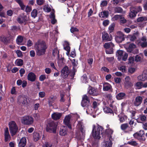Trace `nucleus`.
Here are the masks:
<instances>
[{
    "label": "nucleus",
    "mask_w": 147,
    "mask_h": 147,
    "mask_svg": "<svg viewBox=\"0 0 147 147\" xmlns=\"http://www.w3.org/2000/svg\"><path fill=\"white\" fill-rule=\"evenodd\" d=\"M113 132V131L110 129L106 130L104 132V128L102 126L98 125L96 126L94 125L92 130V134L94 138L95 139L99 140L100 139V134L103 136L105 135V136H107L108 138L110 140L111 138V135Z\"/></svg>",
    "instance_id": "obj_1"
},
{
    "label": "nucleus",
    "mask_w": 147,
    "mask_h": 147,
    "mask_svg": "<svg viewBox=\"0 0 147 147\" xmlns=\"http://www.w3.org/2000/svg\"><path fill=\"white\" fill-rule=\"evenodd\" d=\"M35 46L37 55L41 56L45 54L47 46L45 41L39 40L35 43Z\"/></svg>",
    "instance_id": "obj_2"
},
{
    "label": "nucleus",
    "mask_w": 147,
    "mask_h": 147,
    "mask_svg": "<svg viewBox=\"0 0 147 147\" xmlns=\"http://www.w3.org/2000/svg\"><path fill=\"white\" fill-rule=\"evenodd\" d=\"M45 130L49 133H55L57 125L54 121L49 120L46 123Z\"/></svg>",
    "instance_id": "obj_3"
},
{
    "label": "nucleus",
    "mask_w": 147,
    "mask_h": 147,
    "mask_svg": "<svg viewBox=\"0 0 147 147\" xmlns=\"http://www.w3.org/2000/svg\"><path fill=\"white\" fill-rule=\"evenodd\" d=\"M34 119L31 116L26 115L23 117L21 119V123L25 125H30L33 124Z\"/></svg>",
    "instance_id": "obj_4"
},
{
    "label": "nucleus",
    "mask_w": 147,
    "mask_h": 147,
    "mask_svg": "<svg viewBox=\"0 0 147 147\" xmlns=\"http://www.w3.org/2000/svg\"><path fill=\"white\" fill-rule=\"evenodd\" d=\"M127 49V52L134 54H138L139 53V50L137 48L136 46L133 43L129 44Z\"/></svg>",
    "instance_id": "obj_5"
},
{
    "label": "nucleus",
    "mask_w": 147,
    "mask_h": 147,
    "mask_svg": "<svg viewBox=\"0 0 147 147\" xmlns=\"http://www.w3.org/2000/svg\"><path fill=\"white\" fill-rule=\"evenodd\" d=\"M9 129L12 136H13L16 134L18 130V127L14 121H11L9 127Z\"/></svg>",
    "instance_id": "obj_6"
},
{
    "label": "nucleus",
    "mask_w": 147,
    "mask_h": 147,
    "mask_svg": "<svg viewBox=\"0 0 147 147\" xmlns=\"http://www.w3.org/2000/svg\"><path fill=\"white\" fill-rule=\"evenodd\" d=\"M90 105V100L86 95H83L81 102V105L83 107H87Z\"/></svg>",
    "instance_id": "obj_7"
},
{
    "label": "nucleus",
    "mask_w": 147,
    "mask_h": 147,
    "mask_svg": "<svg viewBox=\"0 0 147 147\" xmlns=\"http://www.w3.org/2000/svg\"><path fill=\"white\" fill-rule=\"evenodd\" d=\"M138 45L139 47L142 48L147 47V38L145 36L142 37L140 41L138 43Z\"/></svg>",
    "instance_id": "obj_8"
},
{
    "label": "nucleus",
    "mask_w": 147,
    "mask_h": 147,
    "mask_svg": "<svg viewBox=\"0 0 147 147\" xmlns=\"http://www.w3.org/2000/svg\"><path fill=\"white\" fill-rule=\"evenodd\" d=\"M117 35L115 37L116 42L118 43L121 42L125 40L124 34L121 31L117 32Z\"/></svg>",
    "instance_id": "obj_9"
},
{
    "label": "nucleus",
    "mask_w": 147,
    "mask_h": 147,
    "mask_svg": "<svg viewBox=\"0 0 147 147\" xmlns=\"http://www.w3.org/2000/svg\"><path fill=\"white\" fill-rule=\"evenodd\" d=\"M88 90V93L91 95L97 96L99 94L98 90L96 88L92 87L90 86H89Z\"/></svg>",
    "instance_id": "obj_10"
},
{
    "label": "nucleus",
    "mask_w": 147,
    "mask_h": 147,
    "mask_svg": "<svg viewBox=\"0 0 147 147\" xmlns=\"http://www.w3.org/2000/svg\"><path fill=\"white\" fill-rule=\"evenodd\" d=\"M61 73L62 76L63 78L65 79L67 78L69 73L68 67L65 66L61 70Z\"/></svg>",
    "instance_id": "obj_11"
},
{
    "label": "nucleus",
    "mask_w": 147,
    "mask_h": 147,
    "mask_svg": "<svg viewBox=\"0 0 147 147\" xmlns=\"http://www.w3.org/2000/svg\"><path fill=\"white\" fill-rule=\"evenodd\" d=\"M102 38L103 41H109L111 40L112 37L111 36L109 37V34L106 32H103L102 33Z\"/></svg>",
    "instance_id": "obj_12"
},
{
    "label": "nucleus",
    "mask_w": 147,
    "mask_h": 147,
    "mask_svg": "<svg viewBox=\"0 0 147 147\" xmlns=\"http://www.w3.org/2000/svg\"><path fill=\"white\" fill-rule=\"evenodd\" d=\"M143 98L140 96H137L134 100V104L135 106L138 107L140 105L142 102Z\"/></svg>",
    "instance_id": "obj_13"
},
{
    "label": "nucleus",
    "mask_w": 147,
    "mask_h": 147,
    "mask_svg": "<svg viewBox=\"0 0 147 147\" xmlns=\"http://www.w3.org/2000/svg\"><path fill=\"white\" fill-rule=\"evenodd\" d=\"M36 76L32 72H29L27 76L28 80L31 82H35L36 79Z\"/></svg>",
    "instance_id": "obj_14"
},
{
    "label": "nucleus",
    "mask_w": 147,
    "mask_h": 147,
    "mask_svg": "<svg viewBox=\"0 0 147 147\" xmlns=\"http://www.w3.org/2000/svg\"><path fill=\"white\" fill-rule=\"evenodd\" d=\"M103 90L104 91L109 90L112 91L113 89L111 85L108 83L105 82L103 84Z\"/></svg>",
    "instance_id": "obj_15"
},
{
    "label": "nucleus",
    "mask_w": 147,
    "mask_h": 147,
    "mask_svg": "<svg viewBox=\"0 0 147 147\" xmlns=\"http://www.w3.org/2000/svg\"><path fill=\"white\" fill-rule=\"evenodd\" d=\"M0 40L5 44L7 45L10 42V38L9 36H1Z\"/></svg>",
    "instance_id": "obj_16"
},
{
    "label": "nucleus",
    "mask_w": 147,
    "mask_h": 147,
    "mask_svg": "<svg viewBox=\"0 0 147 147\" xmlns=\"http://www.w3.org/2000/svg\"><path fill=\"white\" fill-rule=\"evenodd\" d=\"M125 86L128 88L132 87L133 86V84L130 81L131 79L129 76H127L125 78Z\"/></svg>",
    "instance_id": "obj_17"
},
{
    "label": "nucleus",
    "mask_w": 147,
    "mask_h": 147,
    "mask_svg": "<svg viewBox=\"0 0 147 147\" xmlns=\"http://www.w3.org/2000/svg\"><path fill=\"white\" fill-rule=\"evenodd\" d=\"M67 127L65 126H61L59 131V134L61 136H65L67 134Z\"/></svg>",
    "instance_id": "obj_18"
},
{
    "label": "nucleus",
    "mask_w": 147,
    "mask_h": 147,
    "mask_svg": "<svg viewBox=\"0 0 147 147\" xmlns=\"http://www.w3.org/2000/svg\"><path fill=\"white\" fill-rule=\"evenodd\" d=\"M26 144V139L25 137H22L18 144V147H24Z\"/></svg>",
    "instance_id": "obj_19"
},
{
    "label": "nucleus",
    "mask_w": 147,
    "mask_h": 147,
    "mask_svg": "<svg viewBox=\"0 0 147 147\" xmlns=\"http://www.w3.org/2000/svg\"><path fill=\"white\" fill-rule=\"evenodd\" d=\"M61 115L60 113L58 112L54 113L52 114L51 117L52 119L54 120H57L59 119Z\"/></svg>",
    "instance_id": "obj_20"
},
{
    "label": "nucleus",
    "mask_w": 147,
    "mask_h": 147,
    "mask_svg": "<svg viewBox=\"0 0 147 147\" xmlns=\"http://www.w3.org/2000/svg\"><path fill=\"white\" fill-rule=\"evenodd\" d=\"M132 126L130 127H129V124L127 123L123 124L121 126V129L123 131L126 130L127 129L129 128V131L132 130Z\"/></svg>",
    "instance_id": "obj_21"
},
{
    "label": "nucleus",
    "mask_w": 147,
    "mask_h": 147,
    "mask_svg": "<svg viewBox=\"0 0 147 147\" xmlns=\"http://www.w3.org/2000/svg\"><path fill=\"white\" fill-rule=\"evenodd\" d=\"M144 134V131L140 130L139 132H136L134 134L133 136L135 138H138L139 137H142Z\"/></svg>",
    "instance_id": "obj_22"
},
{
    "label": "nucleus",
    "mask_w": 147,
    "mask_h": 147,
    "mask_svg": "<svg viewBox=\"0 0 147 147\" xmlns=\"http://www.w3.org/2000/svg\"><path fill=\"white\" fill-rule=\"evenodd\" d=\"M126 94L125 93L121 92L117 94L116 98L118 100H121L124 98Z\"/></svg>",
    "instance_id": "obj_23"
},
{
    "label": "nucleus",
    "mask_w": 147,
    "mask_h": 147,
    "mask_svg": "<svg viewBox=\"0 0 147 147\" xmlns=\"http://www.w3.org/2000/svg\"><path fill=\"white\" fill-rule=\"evenodd\" d=\"M124 52L121 50H118L116 52V54L117 56L118 57V59L119 60H120L123 56Z\"/></svg>",
    "instance_id": "obj_24"
},
{
    "label": "nucleus",
    "mask_w": 147,
    "mask_h": 147,
    "mask_svg": "<svg viewBox=\"0 0 147 147\" xmlns=\"http://www.w3.org/2000/svg\"><path fill=\"white\" fill-rule=\"evenodd\" d=\"M138 79L140 81H144L147 79V74L143 73L142 75H140L138 77Z\"/></svg>",
    "instance_id": "obj_25"
},
{
    "label": "nucleus",
    "mask_w": 147,
    "mask_h": 147,
    "mask_svg": "<svg viewBox=\"0 0 147 147\" xmlns=\"http://www.w3.org/2000/svg\"><path fill=\"white\" fill-rule=\"evenodd\" d=\"M11 30L15 33H16L17 31H21V28L20 26H13L11 27Z\"/></svg>",
    "instance_id": "obj_26"
},
{
    "label": "nucleus",
    "mask_w": 147,
    "mask_h": 147,
    "mask_svg": "<svg viewBox=\"0 0 147 147\" xmlns=\"http://www.w3.org/2000/svg\"><path fill=\"white\" fill-rule=\"evenodd\" d=\"M146 117L145 115L142 114L140 115L139 117L137 120V121L138 123H141V122L139 121L140 120L142 122H144L146 121Z\"/></svg>",
    "instance_id": "obj_27"
},
{
    "label": "nucleus",
    "mask_w": 147,
    "mask_h": 147,
    "mask_svg": "<svg viewBox=\"0 0 147 147\" xmlns=\"http://www.w3.org/2000/svg\"><path fill=\"white\" fill-rule=\"evenodd\" d=\"M103 110L106 113H109L110 114H112L114 115V113L111 110V109L109 107H105L103 108Z\"/></svg>",
    "instance_id": "obj_28"
},
{
    "label": "nucleus",
    "mask_w": 147,
    "mask_h": 147,
    "mask_svg": "<svg viewBox=\"0 0 147 147\" xmlns=\"http://www.w3.org/2000/svg\"><path fill=\"white\" fill-rule=\"evenodd\" d=\"M103 147H112V143L109 139L108 141H105L103 143Z\"/></svg>",
    "instance_id": "obj_29"
},
{
    "label": "nucleus",
    "mask_w": 147,
    "mask_h": 147,
    "mask_svg": "<svg viewBox=\"0 0 147 147\" xmlns=\"http://www.w3.org/2000/svg\"><path fill=\"white\" fill-rule=\"evenodd\" d=\"M109 12L107 11H104L101 12L100 14H99V16L100 17H101V15L102 16L101 17L104 18L105 17L108 18L109 16Z\"/></svg>",
    "instance_id": "obj_30"
},
{
    "label": "nucleus",
    "mask_w": 147,
    "mask_h": 147,
    "mask_svg": "<svg viewBox=\"0 0 147 147\" xmlns=\"http://www.w3.org/2000/svg\"><path fill=\"white\" fill-rule=\"evenodd\" d=\"M16 2L19 4L21 10H24L26 6L25 5L21 0H16Z\"/></svg>",
    "instance_id": "obj_31"
},
{
    "label": "nucleus",
    "mask_w": 147,
    "mask_h": 147,
    "mask_svg": "<svg viewBox=\"0 0 147 147\" xmlns=\"http://www.w3.org/2000/svg\"><path fill=\"white\" fill-rule=\"evenodd\" d=\"M23 40V37L21 36H18L16 40V43L18 45H21V43Z\"/></svg>",
    "instance_id": "obj_32"
},
{
    "label": "nucleus",
    "mask_w": 147,
    "mask_h": 147,
    "mask_svg": "<svg viewBox=\"0 0 147 147\" xmlns=\"http://www.w3.org/2000/svg\"><path fill=\"white\" fill-rule=\"evenodd\" d=\"M137 13V12L133 8L130 10V12L129 13V16L130 18H134L136 16Z\"/></svg>",
    "instance_id": "obj_33"
},
{
    "label": "nucleus",
    "mask_w": 147,
    "mask_h": 147,
    "mask_svg": "<svg viewBox=\"0 0 147 147\" xmlns=\"http://www.w3.org/2000/svg\"><path fill=\"white\" fill-rule=\"evenodd\" d=\"M16 65L19 66H22L23 64V61L21 59H17L15 61Z\"/></svg>",
    "instance_id": "obj_34"
},
{
    "label": "nucleus",
    "mask_w": 147,
    "mask_h": 147,
    "mask_svg": "<svg viewBox=\"0 0 147 147\" xmlns=\"http://www.w3.org/2000/svg\"><path fill=\"white\" fill-rule=\"evenodd\" d=\"M114 46V45L112 42H106L104 45V47L106 49H109L111 47H113Z\"/></svg>",
    "instance_id": "obj_35"
},
{
    "label": "nucleus",
    "mask_w": 147,
    "mask_h": 147,
    "mask_svg": "<svg viewBox=\"0 0 147 147\" xmlns=\"http://www.w3.org/2000/svg\"><path fill=\"white\" fill-rule=\"evenodd\" d=\"M17 21L20 24H22L24 22H25L26 20L24 16H21L18 18L17 19Z\"/></svg>",
    "instance_id": "obj_36"
},
{
    "label": "nucleus",
    "mask_w": 147,
    "mask_h": 147,
    "mask_svg": "<svg viewBox=\"0 0 147 147\" xmlns=\"http://www.w3.org/2000/svg\"><path fill=\"white\" fill-rule=\"evenodd\" d=\"M40 138V136L39 134L37 132H34L33 134V138L35 141L38 140Z\"/></svg>",
    "instance_id": "obj_37"
},
{
    "label": "nucleus",
    "mask_w": 147,
    "mask_h": 147,
    "mask_svg": "<svg viewBox=\"0 0 147 147\" xmlns=\"http://www.w3.org/2000/svg\"><path fill=\"white\" fill-rule=\"evenodd\" d=\"M57 54L58 58L59 57V51L58 50L57 47H56L53 50L52 55L55 57V56Z\"/></svg>",
    "instance_id": "obj_38"
},
{
    "label": "nucleus",
    "mask_w": 147,
    "mask_h": 147,
    "mask_svg": "<svg viewBox=\"0 0 147 147\" xmlns=\"http://www.w3.org/2000/svg\"><path fill=\"white\" fill-rule=\"evenodd\" d=\"M142 82H137L134 85V86L137 88V89H139L142 88Z\"/></svg>",
    "instance_id": "obj_39"
},
{
    "label": "nucleus",
    "mask_w": 147,
    "mask_h": 147,
    "mask_svg": "<svg viewBox=\"0 0 147 147\" xmlns=\"http://www.w3.org/2000/svg\"><path fill=\"white\" fill-rule=\"evenodd\" d=\"M70 117L69 116H66L63 122L66 125L70 123Z\"/></svg>",
    "instance_id": "obj_40"
},
{
    "label": "nucleus",
    "mask_w": 147,
    "mask_h": 147,
    "mask_svg": "<svg viewBox=\"0 0 147 147\" xmlns=\"http://www.w3.org/2000/svg\"><path fill=\"white\" fill-rule=\"evenodd\" d=\"M38 14L37 11L36 9H34L31 13V16L33 18H35L37 16Z\"/></svg>",
    "instance_id": "obj_41"
},
{
    "label": "nucleus",
    "mask_w": 147,
    "mask_h": 147,
    "mask_svg": "<svg viewBox=\"0 0 147 147\" xmlns=\"http://www.w3.org/2000/svg\"><path fill=\"white\" fill-rule=\"evenodd\" d=\"M123 11V9L120 7H115L114 9L115 13H121Z\"/></svg>",
    "instance_id": "obj_42"
},
{
    "label": "nucleus",
    "mask_w": 147,
    "mask_h": 147,
    "mask_svg": "<svg viewBox=\"0 0 147 147\" xmlns=\"http://www.w3.org/2000/svg\"><path fill=\"white\" fill-rule=\"evenodd\" d=\"M115 23H113L111 24L109 27V30L110 33L113 32L114 30V28L115 26Z\"/></svg>",
    "instance_id": "obj_43"
},
{
    "label": "nucleus",
    "mask_w": 147,
    "mask_h": 147,
    "mask_svg": "<svg viewBox=\"0 0 147 147\" xmlns=\"http://www.w3.org/2000/svg\"><path fill=\"white\" fill-rule=\"evenodd\" d=\"M118 117L119 118V120L122 123L124 121L125 119H127V117L126 116L124 115V116H120V115H118Z\"/></svg>",
    "instance_id": "obj_44"
},
{
    "label": "nucleus",
    "mask_w": 147,
    "mask_h": 147,
    "mask_svg": "<svg viewBox=\"0 0 147 147\" xmlns=\"http://www.w3.org/2000/svg\"><path fill=\"white\" fill-rule=\"evenodd\" d=\"M87 78L86 75H84L81 78V80L83 83H86L87 82Z\"/></svg>",
    "instance_id": "obj_45"
},
{
    "label": "nucleus",
    "mask_w": 147,
    "mask_h": 147,
    "mask_svg": "<svg viewBox=\"0 0 147 147\" xmlns=\"http://www.w3.org/2000/svg\"><path fill=\"white\" fill-rule=\"evenodd\" d=\"M145 20H147V18L143 17H140L138 18L137 20L138 22H140Z\"/></svg>",
    "instance_id": "obj_46"
},
{
    "label": "nucleus",
    "mask_w": 147,
    "mask_h": 147,
    "mask_svg": "<svg viewBox=\"0 0 147 147\" xmlns=\"http://www.w3.org/2000/svg\"><path fill=\"white\" fill-rule=\"evenodd\" d=\"M105 52L107 54H113V51L112 47L109 49H108L106 50Z\"/></svg>",
    "instance_id": "obj_47"
},
{
    "label": "nucleus",
    "mask_w": 147,
    "mask_h": 147,
    "mask_svg": "<svg viewBox=\"0 0 147 147\" xmlns=\"http://www.w3.org/2000/svg\"><path fill=\"white\" fill-rule=\"evenodd\" d=\"M109 106L111 109V110L113 111V112L114 113H115L116 111H117V107L115 105H113L112 104H110Z\"/></svg>",
    "instance_id": "obj_48"
},
{
    "label": "nucleus",
    "mask_w": 147,
    "mask_h": 147,
    "mask_svg": "<svg viewBox=\"0 0 147 147\" xmlns=\"http://www.w3.org/2000/svg\"><path fill=\"white\" fill-rule=\"evenodd\" d=\"M121 15H115L112 18L114 21L117 20L118 19H120V18L121 17Z\"/></svg>",
    "instance_id": "obj_49"
},
{
    "label": "nucleus",
    "mask_w": 147,
    "mask_h": 147,
    "mask_svg": "<svg viewBox=\"0 0 147 147\" xmlns=\"http://www.w3.org/2000/svg\"><path fill=\"white\" fill-rule=\"evenodd\" d=\"M134 61V58L133 57H130L128 59V64H133Z\"/></svg>",
    "instance_id": "obj_50"
},
{
    "label": "nucleus",
    "mask_w": 147,
    "mask_h": 147,
    "mask_svg": "<svg viewBox=\"0 0 147 147\" xmlns=\"http://www.w3.org/2000/svg\"><path fill=\"white\" fill-rule=\"evenodd\" d=\"M127 144L133 146H136L138 144L135 141H129L127 142Z\"/></svg>",
    "instance_id": "obj_51"
},
{
    "label": "nucleus",
    "mask_w": 147,
    "mask_h": 147,
    "mask_svg": "<svg viewBox=\"0 0 147 147\" xmlns=\"http://www.w3.org/2000/svg\"><path fill=\"white\" fill-rule=\"evenodd\" d=\"M70 30L71 32L72 33H73L76 32H78L79 31V30L77 28L74 27H71Z\"/></svg>",
    "instance_id": "obj_52"
},
{
    "label": "nucleus",
    "mask_w": 147,
    "mask_h": 147,
    "mask_svg": "<svg viewBox=\"0 0 147 147\" xmlns=\"http://www.w3.org/2000/svg\"><path fill=\"white\" fill-rule=\"evenodd\" d=\"M120 21L121 23L122 24H124L126 22L127 20L124 18L122 15H121V17L120 18Z\"/></svg>",
    "instance_id": "obj_53"
},
{
    "label": "nucleus",
    "mask_w": 147,
    "mask_h": 147,
    "mask_svg": "<svg viewBox=\"0 0 147 147\" xmlns=\"http://www.w3.org/2000/svg\"><path fill=\"white\" fill-rule=\"evenodd\" d=\"M60 96L61 97V99H60V101L61 102H64L65 101V99L64 98V97L65 96V94L64 93H62L60 94Z\"/></svg>",
    "instance_id": "obj_54"
},
{
    "label": "nucleus",
    "mask_w": 147,
    "mask_h": 147,
    "mask_svg": "<svg viewBox=\"0 0 147 147\" xmlns=\"http://www.w3.org/2000/svg\"><path fill=\"white\" fill-rule=\"evenodd\" d=\"M16 53L18 57H21L23 56L22 52L20 50H17Z\"/></svg>",
    "instance_id": "obj_55"
},
{
    "label": "nucleus",
    "mask_w": 147,
    "mask_h": 147,
    "mask_svg": "<svg viewBox=\"0 0 147 147\" xmlns=\"http://www.w3.org/2000/svg\"><path fill=\"white\" fill-rule=\"evenodd\" d=\"M134 9L137 12V13L139 12H141L142 11V7L140 6H138L137 7H136L134 8Z\"/></svg>",
    "instance_id": "obj_56"
},
{
    "label": "nucleus",
    "mask_w": 147,
    "mask_h": 147,
    "mask_svg": "<svg viewBox=\"0 0 147 147\" xmlns=\"http://www.w3.org/2000/svg\"><path fill=\"white\" fill-rule=\"evenodd\" d=\"M109 23V21L107 20H104L102 23V24L103 26H106L108 25Z\"/></svg>",
    "instance_id": "obj_57"
},
{
    "label": "nucleus",
    "mask_w": 147,
    "mask_h": 147,
    "mask_svg": "<svg viewBox=\"0 0 147 147\" xmlns=\"http://www.w3.org/2000/svg\"><path fill=\"white\" fill-rule=\"evenodd\" d=\"M32 9V7L31 6L27 5L25 9V11L27 13L30 12L31 11Z\"/></svg>",
    "instance_id": "obj_58"
},
{
    "label": "nucleus",
    "mask_w": 147,
    "mask_h": 147,
    "mask_svg": "<svg viewBox=\"0 0 147 147\" xmlns=\"http://www.w3.org/2000/svg\"><path fill=\"white\" fill-rule=\"evenodd\" d=\"M128 56V54L126 53H125L122 57L121 59L123 61H125L127 60Z\"/></svg>",
    "instance_id": "obj_59"
},
{
    "label": "nucleus",
    "mask_w": 147,
    "mask_h": 147,
    "mask_svg": "<svg viewBox=\"0 0 147 147\" xmlns=\"http://www.w3.org/2000/svg\"><path fill=\"white\" fill-rule=\"evenodd\" d=\"M69 43L67 42V46L64 48V49L67 51H70V47L69 46Z\"/></svg>",
    "instance_id": "obj_60"
},
{
    "label": "nucleus",
    "mask_w": 147,
    "mask_h": 147,
    "mask_svg": "<svg viewBox=\"0 0 147 147\" xmlns=\"http://www.w3.org/2000/svg\"><path fill=\"white\" fill-rule=\"evenodd\" d=\"M46 78V76L45 75H42L39 77V80L40 81L44 80Z\"/></svg>",
    "instance_id": "obj_61"
},
{
    "label": "nucleus",
    "mask_w": 147,
    "mask_h": 147,
    "mask_svg": "<svg viewBox=\"0 0 147 147\" xmlns=\"http://www.w3.org/2000/svg\"><path fill=\"white\" fill-rule=\"evenodd\" d=\"M39 96L42 98L44 97L45 95V93L44 92H40L39 93Z\"/></svg>",
    "instance_id": "obj_62"
},
{
    "label": "nucleus",
    "mask_w": 147,
    "mask_h": 147,
    "mask_svg": "<svg viewBox=\"0 0 147 147\" xmlns=\"http://www.w3.org/2000/svg\"><path fill=\"white\" fill-rule=\"evenodd\" d=\"M45 71L47 74H49L51 72V69L49 68H46L45 69Z\"/></svg>",
    "instance_id": "obj_63"
},
{
    "label": "nucleus",
    "mask_w": 147,
    "mask_h": 147,
    "mask_svg": "<svg viewBox=\"0 0 147 147\" xmlns=\"http://www.w3.org/2000/svg\"><path fill=\"white\" fill-rule=\"evenodd\" d=\"M141 60V57L138 55H136L135 57V61L136 62L140 61Z\"/></svg>",
    "instance_id": "obj_64"
}]
</instances>
